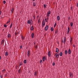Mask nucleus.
I'll return each instance as SVG.
<instances>
[{
  "mask_svg": "<svg viewBox=\"0 0 78 78\" xmlns=\"http://www.w3.org/2000/svg\"><path fill=\"white\" fill-rule=\"evenodd\" d=\"M42 27H43L45 26V20H43V21L42 23Z\"/></svg>",
  "mask_w": 78,
  "mask_h": 78,
  "instance_id": "1",
  "label": "nucleus"
},
{
  "mask_svg": "<svg viewBox=\"0 0 78 78\" xmlns=\"http://www.w3.org/2000/svg\"><path fill=\"white\" fill-rule=\"evenodd\" d=\"M50 14H51V12L50 11H48V12L46 15L47 17H49V16H50Z\"/></svg>",
  "mask_w": 78,
  "mask_h": 78,
  "instance_id": "2",
  "label": "nucleus"
},
{
  "mask_svg": "<svg viewBox=\"0 0 78 78\" xmlns=\"http://www.w3.org/2000/svg\"><path fill=\"white\" fill-rule=\"evenodd\" d=\"M55 56H56V58L57 59L59 58V54H58V53H56L55 55Z\"/></svg>",
  "mask_w": 78,
  "mask_h": 78,
  "instance_id": "3",
  "label": "nucleus"
},
{
  "mask_svg": "<svg viewBox=\"0 0 78 78\" xmlns=\"http://www.w3.org/2000/svg\"><path fill=\"white\" fill-rule=\"evenodd\" d=\"M48 28V25H47L45 26V27L44 28V30L46 31H47Z\"/></svg>",
  "mask_w": 78,
  "mask_h": 78,
  "instance_id": "4",
  "label": "nucleus"
},
{
  "mask_svg": "<svg viewBox=\"0 0 78 78\" xmlns=\"http://www.w3.org/2000/svg\"><path fill=\"white\" fill-rule=\"evenodd\" d=\"M64 44H66V37H65L64 38Z\"/></svg>",
  "mask_w": 78,
  "mask_h": 78,
  "instance_id": "5",
  "label": "nucleus"
},
{
  "mask_svg": "<svg viewBox=\"0 0 78 78\" xmlns=\"http://www.w3.org/2000/svg\"><path fill=\"white\" fill-rule=\"evenodd\" d=\"M30 55V51L28 50L27 52V55L28 56H29Z\"/></svg>",
  "mask_w": 78,
  "mask_h": 78,
  "instance_id": "6",
  "label": "nucleus"
},
{
  "mask_svg": "<svg viewBox=\"0 0 78 78\" xmlns=\"http://www.w3.org/2000/svg\"><path fill=\"white\" fill-rule=\"evenodd\" d=\"M51 55V52H50V51H48V55L49 57H50Z\"/></svg>",
  "mask_w": 78,
  "mask_h": 78,
  "instance_id": "7",
  "label": "nucleus"
},
{
  "mask_svg": "<svg viewBox=\"0 0 78 78\" xmlns=\"http://www.w3.org/2000/svg\"><path fill=\"white\" fill-rule=\"evenodd\" d=\"M69 31H70V28L69 27H68V31H67V34H69Z\"/></svg>",
  "mask_w": 78,
  "mask_h": 78,
  "instance_id": "8",
  "label": "nucleus"
},
{
  "mask_svg": "<svg viewBox=\"0 0 78 78\" xmlns=\"http://www.w3.org/2000/svg\"><path fill=\"white\" fill-rule=\"evenodd\" d=\"M46 58L45 57V56L43 57V58H42L43 61H44L45 60H46Z\"/></svg>",
  "mask_w": 78,
  "mask_h": 78,
  "instance_id": "9",
  "label": "nucleus"
},
{
  "mask_svg": "<svg viewBox=\"0 0 78 78\" xmlns=\"http://www.w3.org/2000/svg\"><path fill=\"white\" fill-rule=\"evenodd\" d=\"M70 75V76L71 77V78H73V75H72V73H69Z\"/></svg>",
  "mask_w": 78,
  "mask_h": 78,
  "instance_id": "10",
  "label": "nucleus"
},
{
  "mask_svg": "<svg viewBox=\"0 0 78 78\" xmlns=\"http://www.w3.org/2000/svg\"><path fill=\"white\" fill-rule=\"evenodd\" d=\"M34 34L33 33L31 34V37L32 38H33L34 37Z\"/></svg>",
  "mask_w": 78,
  "mask_h": 78,
  "instance_id": "11",
  "label": "nucleus"
},
{
  "mask_svg": "<svg viewBox=\"0 0 78 78\" xmlns=\"http://www.w3.org/2000/svg\"><path fill=\"white\" fill-rule=\"evenodd\" d=\"M57 20H60V17L59 16H57Z\"/></svg>",
  "mask_w": 78,
  "mask_h": 78,
  "instance_id": "12",
  "label": "nucleus"
},
{
  "mask_svg": "<svg viewBox=\"0 0 78 78\" xmlns=\"http://www.w3.org/2000/svg\"><path fill=\"white\" fill-rule=\"evenodd\" d=\"M7 37L9 39L10 37H11V34H9L7 35Z\"/></svg>",
  "mask_w": 78,
  "mask_h": 78,
  "instance_id": "13",
  "label": "nucleus"
},
{
  "mask_svg": "<svg viewBox=\"0 0 78 78\" xmlns=\"http://www.w3.org/2000/svg\"><path fill=\"white\" fill-rule=\"evenodd\" d=\"M68 53H69V54H71V50H70V49H69Z\"/></svg>",
  "mask_w": 78,
  "mask_h": 78,
  "instance_id": "14",
  "label": "nucleus"
},
{
  "mask_svg": "<svg viewBox=\"0 0 78 78\" xmlns=\"http://www.w3.org/2000/svg\"><path fill=\"white\" fill-rule=\"evenodd\" d=\"M55 52H56L57 53H58L59 52V49H58V48H56V51H55Z\"/></svg>",
  "mask_w": 78,
  "mask_h": 78,
  "instance_id": "15",
  "label": "nucleus"
},
{
  "mask_svg": "<svg viewBox=\"0 0 78 78\" xmlns=\"http://www.w3.org/2000/svg\"><path fill=\"white\" fill-rule=\"evenodd\" d=\"M5 41H4V39H3L2 41V42H1V44L2 45H3V43H4Z\"/></svg>",
  "mask_w": 78,
  "mask_h": 78,
  "instance_id": "16",
  "label": "nucleus"
},
{
  "mask_svg": "<svg viewBox=\"0 0 78 78\" xmlns=\"http://www.w3.org/2000/svg\"><path fill=\"white\" fill-rule=\"evenodd\" d=\"M34 29V26H32L31 27V31H33V30Z\"/></svg>",
  "mask_w": 78,
  "mask_h": 78,
  "instance_id": "17",
  "label": "nucleus"
},
{
  "mask_svg": "<svg viewBox=\"0 0 78 78\" xmlns=\"http://www.w3.org/2000/svg\"><path fill=\"white\" fill-rule=\"evenodd\" d=\"M65 55H67V53H68V52L67 51V50H66L65 51Z\"/></svg>",
  "mask_w": 78,
  "mask_h": 78,
  "instance_id": "18",
  "label": "nucleus"
},
{
  "mask_svg": "<svg viewBox=\"0 0 78 78\" xmlns=\"http://www.w3.org/2000/svg\"><path fill=\"white\" fill-rule=\"evenodd\" d=\"M10 21H11V20H10V18H9V20H8V21L6 23V24H7V23H9V22H10Z\"/></svg>",
  "mask_w": 78,
  "mask_h": 78,
  "instance_id": "19",
  "label": "nucleus"
},
{
  "mask_svg": "<svg viewBox=\"0 0 78 78\" xmlns=\"http://www.w3.org/2000/svg\"><path fill=\"white\" fill-rule=\"evenodd\" d=\"M23 65V63H22L21 62H20V66H22Z\"/></svg>",
  "mask_w": 78,
  "mask_h": 78,
  "instance_id": "20",
  "label": "nucleus"
},
{
  "mask_svg": "<svg viewBox=\"0 0 78 78\" xmlns=\"http://www.w3.org/2000/svg\"><path fill=\"white\" fill-rule=\"evenodd\" d=\"M33 18H34V20H35V17H36V15H33Z\"/></svg>",
  "mask_w": 78,
  "mask_h": 78,
  "instance_id": "21",
  "label": "nucleus"
},
{
  "mask_svg": "<svg viewBox=\"0 0 78 78\" xmlns=\"http://www.w3.org/2000/svg\"><path fill=\"white\" fill-rule=\"evenodd\" d=\"M27 23L28 24H31V21L28 20L27 21Z\"/></svg>",
  "mask_w": 78,
  "mask_h": 78,
  "instance_id": "22",
  "label": "nucleus"
},
{
  "mask_svg": "<svg viewBox=\"0 0 78 78\" xmlns=\"http://www.w3.org/2000/svg\"><path fill=\"white\" fill-rule=\"evenodd\" d=\"M51 31H54V29H53V28L52 27L51 28Z\"/></svg>",
  "mask_w": 78,
  "mask_h": 78,
  "instance_id": "23",
  "label": "nucleus"
},
{
  "mask_svg": "<svg viewBox=\"0 0 78 78\" xmlns=\"http://www.w3.org/2000/svg\"><path fill=\"white\" fill-rule=\"evenodd\" d=\"M62 52H61L60 53V56H62Z\"/></svg>",
  "mask_w": 78,
  "mask_h": 78,
  "instance_id": "24",
  "label": "nucleus"
},
{
  "mask_svg": "<svg viewBox=\"0 0 78 78\" xmlns=\"http://www.w3.org/2000/svg\"><path fill=\"white\" fill-rule=\"evenodd\" d=\"M36 4L35 2L33 3V5L34 6H36Z\"/></svg>",
  "mask_w": 78,
  "mask_h": 78,
  "instance_id": "25",
  "label": "nucleus"
},
{
  "mask_svg": "<svg viewBox=\"0 0 78 78\" xmlns=\"http://www.w3.org/2000/svg\"><path fill=\"white\" fill-rule=\"evenodd\" d=\"M72 37L70 38V43H72Z\"/></svg>",
  "mask_w": 78,
  "mask_h": 78,
  "instance_id": "26",
  "label": "nucleus"
},
{
  "mask_svg": "<svg viewBox=\"0 0 78 78\" xmlns=\"http://www.w3.org/2000/svg\"><path fill=\"white\" fill-rule=\"evenodd\" d=\"M21 38H22V40H24V37H23V36H21Z\"/></svg>",
  "mask_w": 78,
  "mask_h": 78,
  "instance_id": "27",
  "label": "nucleus"
},
{
  "mask_svg": "<svg viewBox=\"0 0 78 78\" xmlns=\"http://www.w3.org/2000/svg\"><path fill=\"white\" fill-rule=\"evenodd\" d=\"M8 52H5V56H8Z\"/></svg>",
  "mask_w": 78,
  "mask_h": 78,
  "instance_id": "28",
  "label": "nucleus"
},
{
  "mask_svg": "<svg viewBox=\"0 0 78 78\" xmlns=\"http://www.w3.org/2000/svg\"><path fill=\"white\" fill-rule=\"evenodd\" d=\"M24 64H26L27 63V60H25L24 61Z\"/></svg>",
  "mask_w": 78,
  "mask_h": 78,
  "instance_id": "29",
  "label": "nucleus"
},
{
  "mask_svg": "<svg viewBox=\"0 0 78 78\" xmlns=\"http://www.w3.org/2000/svg\"><path fill=\"white\" fill-rule=\"evenodd\" d=\"M55 33H56V34L58 33V30H56L55 31Z\"/></svg>",
  "mask_w": 78,
  "mask_h": 78,
  "instance_id": "30",
  "label": "nucleus"
},
{
  "mask_svg": "<svg viewBox=\"0 0 78 78\" xmlns=\"http://www.w3.org/2000/svg\"><path fill=\"white\" fill-rule=\"evenodd\" d=\"M71 27H72L73 26V23L72 22L70 24Z\"/></svg>",
  "mask_w": 78,
  "mask_h": 78,
  "instance_id": "31",
  "label": "nucleus"
},
{
  "mask_svg": "<svg viewBox=\"0 0 78 78\" xmlns=\"http://www.w3.org/2000/svg\"><path fill=\"white\" fill-rule=\"evenodd\" d=\"M4 27H5V28H6L7 27V25H6V24H5L4 25Z\"/></svg>",
  "mask_w": 78,
  "mask_h": 78,
  "instance_id": "32",
  "label": "nucleus"
},
{
  "mask_svg": "<svg viewBox=\"0 0 78 78\" xmlns=\"http://www.w3.org/2000/svg\"><path fill=\"white\" fill-rule=\"evenodd\" d=\"M20 70H21V69H20L18 70V73H20Z\"/></svg>",
  "mask_w": 78,
  "mask_h": 78,
  "instance_id": "33",
  "label": "nucleus"
},
{
  "mask_svg": "<svg viewBox=\"0 0 78 78\" xmlns=\"http://www.w3.org/2000/svg\"><path fill=\"white\" fill-rule=\"evenodd\" d=\"M12 23L11 25H10V28H11V27H12Z\"/></svg>",
  "mask_w": 78,
  "mask_h": 78,
  "instance_id": "34",
  "label": "nucleus"
},
{
  "mask_svg": "<svg viewBox=\"0 0 78 78\" xmlns=\"http://www.w3.org/2000/svg\"><path fill=\"white\" fill-rule=\"evenodd\" d=\"M40 20H41V19H40L38 20V23H39V22H40Z\"/></svg>",
  "mask_w": 78,
  "mask_h": 78,
  "instance_id": "35",
  "label": "nucleus"
},
{
  "mask_svg": "<svg viewBox=\"0 0 78 78\" xmlns=\"http://www.w3.org/2000/svg\"><path fill=\"white\" fill-rule=\"evenodd\" d=\"M52 66H55V63L54 62L53 63H52Z\"/></svg>",
  "mask_w": 78,
  "mask_h": 78,
  "instance_id": "36",
  "label": "nucleus"
},
{
  "mask_svg": "<svg viewBox=\"0 0 78 78\" xmlns=\"http://www.w3.org/2000/svg\"><path fill=\"white\" fill-rule=\"evenodd\" d=\"M57 25V24L56 23H55V24L54 25V27H56V25Z\"/></svg>",
  "mask_w": 78,
  "mask_h": 78,
  "instance_id": "37",
  "label": "nucleus"
},
{
  "mask_svg": "<svg viewBox=\"0 0 78 78\" xmlns=\"http://www.w3.org/2000/svg\"><path fill=\"white\" fill-rule=\"evenodd\" d=\"M2 72H3H3H5V69L3 70L2 71Z\"/></svg>",
  "mask_w": 78,
  "mask_h": 78,
  "instance_id": "38",
  "label": "nucleus"
},
{
  "mask_svg": "<svg viewBox=\"0 0 78 78\" xmlns=\"http://www.w3.org/2000/svg\"><path fill=\"white\" fill-rule=\"evenodd\" d=\"M44 8H46V5H45V4H44Z\"/></svg>",
  "mask_w": 78,
  "mask_h": 78,
  "instance_id": "39",
  "label": "nucleus"
},
{
  "mask_svg": "<svg viewBox=\"0 0 78 78\" xmlns=\"http://www.w3.org/2000/svg\"><path fill=\"white\" fill-rule=\"evenodd\" d=\"M3 3L4 4H5V3H6V1H3Z\"/></svg>",
  "mask_w": 78,
  "mask_h": 78,
  "instance_id": "40",
  "label": "nucleus"
},
{
  "mask_svg": "<svg viewBox=\"0 0 78 78\" xmlns=\"http://www.w3.org/2000/svg\"><path fill=\"white\" fill-rule=\"evenodd\" d=\"M14 11V9H12V10H11V12H12V11Z\"/></svg>",
  "mask_w": 78,
  "mask_h": 78,
  "instance_id": "41",
  "label": "nucleus"
},
{
  "mask_svg": "<svg viewBox=\"0 0 78 78\" xmlns=\"http://www.w3.org/2000/svg\"><path fill=\"white\" fill-rule=\"evenodd\" d=\"M20 48H21V49L22 48V46L21 45L20 46Z\"/></svg>",
  "mask_w": 78,
  "mask_h": 78,
  "instance_id": "42",
  "label": "nucleus"
},
{
  "mask_svg": "<svg viewBox=\"0 0 78 78\" xmlns=\"http://www.w3.org/2000/svg\"><path fill=\"white\" fill-rule=\"evenodd\" d=\"M42 60H40V63H42Z\"/></svg>",
  "mask_w": 78,
  "mask_h": 78,
  "instance_id": "43",
  "label": "nucleus"
},
{
  "mask_svg": "<svg viewBox=\"0 0 78 78\" xmlns=\"http://www.w3.org/2000/svg\"><path fill=\"white\" fill-rule=\"evenodd\" d=\"M63 42H64V41H62H62H61L62 44H63Z\"/></svg>",
  "mask_w": 78,
  "mask_h": 78,
  "instance_id": "44",
  "label": "nucleus"
},
{
  "mask_svg": "<svg viewBox=\"0 0 78 78\" xmlns=\"http://www.w3.org/2000/svg\"><path fill=\"white\" fill-rule=\"evenodd\" d=\"M45 21L46 22H47V19H45Z\"/></svg>",
  "mask_w": 78,
  "mask_h": 78,
  "instance_id": "45",
  "label": "nucleus"
},
{
  "mask_svg": "<svg viewBox=\"0 0 78 78\" xmlns=\"http://www.w3.org/2000/svg\"><path fill=\"white\" fill-rule=\"evenodd\" d=\"M47 20H48V18L49 17V16H47Z\"/></svg>",
  "mask_w": 78,
  "mask_h": 78,
  "instance_id": "46",
  "label": "nucleus"
},
{
  "mask_svg": "<svg viewBox=\"0 0 78 78\" xmlns=\"http://www.w3.org/2000/svg\"><path fill=\"white\" fill-rule=\"evenodd\" d=\"M0 77H1V78H3V76H2V75H1Z\"/></svg>",
  "mask_w": 78,
  "mask_h": 78,
  "instance_id": "47",
  "label": "nucleus"
},
{
  "mask_svg": "<svg viewBox=\"0 0 78 78\" xmlns=\"http://www.w3.org/2000/svg\"><path fill=\"white\" fill-rule=\"evenodd\" d=\"M15 36H17V33L16 32L15 33Z\"/></svg>",
  "mask_w": 78,
  "mask_h": 78,
  "instance_id": "48",
  "label": "nucleus"
},
{
  "mask_svg": "<svg viewBox=\"0 0 78 78\" xmlns=\"http://www.w3.org/2000/svg\"><path fill=\"white\" fill-rule=\"evenodd\" d=\"M73 47H74L75 48V46L74 44H73Z\"/></svg>",
  "mask_w": 78,
  "mask_h": 78,
  "instance_id": "49",
  "label": "nucleus"
},
{
  "mask_svg": "<svg viewBox=\"0 0 78 78\" xmlns=\"http://www.w3.org/2000/svg\"><path fill=\"white\" fill-rule=\"evenodd\" d=\"M35 48H37V45L36 46Z\"/></svg>",
  "mask_w": 78,
  "mask_h": 78,
  "instance_id": "50",
  "label": "nucleus"
},
{
  "mask_svg": "<svg viewBox=\"0 0 78 78\" xmlns=\"http://www.w3.org/2000/svg\"><path fill=\"white\" fill-rule=\"evenodd\" d=\"M1 13H2V11H0V15H1Z\"/></svg>",
  "mask_w": 78,
  "mask_h": 78,
  "instance_id": "51",
  "label": "nucleus"
},
{
  "mask_svg": "<svg viewBox=\"0 0 78 78\" xmlns=\"http://www.w3.org/2000/svg\"><path fill=\"white\" fill-rule=\"evenodd\" d=\"M36 72H35V74H34V75H35V76H36Z\"/></svg>",
  "mask_w": 78,
  "mask_h": 78,
  "instance_id": "52",
  "label": "nucleus"
},
{
  "mask_svg": "<svg viewBox=\"0 0 78 78\" xmlns=\"http://www.w3.org/2000/svg\"><path fill=\"white\" fill-rule=\"evenodd\" d=\"M33 25V22H31V23H30V25Z\"/></svg>",
  "mask_w": 78,
  "mask_h": 78,
  "instance_id": "53",
  "label": "nucleus"
},
{
  "mask_svg": "<svg viewBox=\"0 0 78 78\" xmlns=\"http://www.w3.org/2000/svg\"><path fill=\"white\" fill-rule=\"evenodd\" d=\"M34 45H36V42H34Z\"/></svg>",
  "mask_w": 78,
  "mask_h": 78,
  "instance_id": "54",
  "label": "nucleus"
},
{
  "mask_svg": "<svg viewBox=\"0 0 78 78\" xmlns=\"http://www.w3.org/2000/svg\"><path fill=\"white\" fill-rule=\"evenodd\" d=\"M70 16H69L68 18V20H69L70 19Z\"/></svg>",
  "mask_w": 78,
  "mask_h": 78,
  "instance_id": "55",
  "label": "nucleus"
},
{
  "mask_svg": "<svg viewBox=\"0 0 78 78\" xmlns=\"http://www.w3.org/2000/svg\"><path fill=\"white\" fill-rule=\"evenodd\" d=\"M77 6L78 7V2L77 3Z\"/></svg>",
  "mask_w": 78,
  "mask_h": 78,
  "instance_id": "56",
  "label": "nucleus"
},
{
  "mask_svg": "<svg viewBox=\"0 0 78 78\" xmlns=\"http://www.w3.org/2000/svg\"><path fill=\"white\" fill-rule=\"evenodd\" d=\"M7 76V74H5V76Z\"/></svg>",
  "mask_w": 78,
  "mask_h": 78,
  "instance_id": "57",
  "label": "nucleus"
},
{
  "mask_svg": "<svg viewBox=\"0 0 78 78\" xmlns=\"http://www.w3.org/2000/svg\"><path fill=\"white\" fill-rule=\"evenodd\" d=\"M31 21V22H33V20L31 19V20H30Z\"/></svg>",
  "mask_w": 78,
  "mask_h": 78,
  "instance_id": "58",
  "label": "nucleus"
},
{
  "mask_svg": "<svg viewBox=\"0 0 78 78\" xmlns=\"http://www.w3.org/2000/svg\"><path fill=\"white\" fill-rule=\"evenodd\" d=\"M72 7H73L72 6H71V9H72Z\"/></svg>",
  "mask_w": 78,
  "mask_h": 78,
  "instance_id": "59",
  "label": "nucleus"
},
{
  "mask_svg": "<svg viewBox=\"0 0 78 78\" xmlns=\"http://www.w3.org/2000/svg\"><path fill=\"white\" fill-rule=\"evenodd\" d=\"M1 56H0V59H1Z\"/></svg>",
  "mask_w": 78,
  "mask_h": 78,
  "instance_id": "60",
  "label": "nucleus"
},
{
  "mask_svg": "<svg viewBox=\"0 0 78 78\" xmlns=\"http://www.w3.org/2000/svg\"><path fill=\"white\" fill-rule=\"evenodd\" d=\"M37 17H39V16H38L37 17Z\"/></svg>",
  "mask_w": 78,
  "mask_h": 78,
  "instance_id": "61",
  "label": "nucleus"
},
{
  "mask_svg": "<svg viewBox=\"0 0 78 78\" xmlns=\"http://www.w3.org/2000/svg\"><path fill=\"white\" fill-rule=\"evenodd\" d=\"M71 45H72V42H71V43H70Z\"/></svg>",
  "mask_w": 78,
  "mask_h": 78,
  "instance_id": "62",
  "label": "nucleus"
},
{
  "mask_svg": "<svg viewBox=\"0 0 78 78\" xmlns=\"http://www.w3.org/2000/svg\"><path fill=\"white\" fill-rule=\"evenodd\" d=\"M17 34H19V33L18 32Z\"/></svg>",
  "mask_w": 78,
  "mask_h": 78,
  "instance_id": "63",
  "label": "nucleus"
},
{
  "mask_svg": "<svg viewBox=\"0 0 78 78\" xmlns=\"http://www.w3.org/2000/svg\"><path fill=\"white\" fill-rule=\"evenodd\" d=\"M2 18H2V17L1 18V19H2Z\"/></svg>",
  "mask_w": 78,
  "mask_h": 78,
  "instance_id": "64",
  "label": "nucleus"
}]
</instances>
